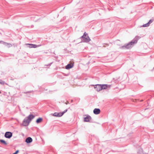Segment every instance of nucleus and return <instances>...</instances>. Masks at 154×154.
I'll use <instances>...</instances> for the list:
<instances>
[{
  "instance_id": "obj_1",
  "label": "nucleus",
  "mask_w": 154,
  "mask_h": 154,
  "mask_svg": "<svg viewBox=\"0 0 154 154\" xmlns=\"http://www.w3.org/2000/svg\"><path fill=\"white\" fill-rule=\"evenodd\" d=\"M138 40V37L137 36H136L131 42L120 47V48L121 49H128L130 48L134 45V44L137 42Z\"/></svg>"
},
{
  "instance_id": "obj_2",
  "label": "nucleus",
  "mask_w": 154,
  "mask_h": 154,
  "mask_svg": "<svg viewBox=\"0 0 154 154\" xmlns=\"http://www.w3.org/2000/svg\"><path fill=\"white\" fill-rule=\"evenodd\" d=\"M80 38L82 39V41L84 42H88L91 40L88 34L85 32H84L83 35L80 37Z\"/></svg>"
},
{
  "instance_id": "obj_3",
  "label": "nucleus",
  "mask_w": 154,
  "mask_h": 154,
  "mask_svg": "<svg viewBox=\"0 0 154 154\" xmlns=\"http://www.w3.org/2000/svg\"><path fill=\"white\" fill-rule=\"evenodd\" d=\"M4 136L6 138L10 139L12 136V133L11 132L7 131L5 133Z\"/></svg>"
},
{
  "instance_id": "obj_4",
  "label": "nucleus",
  "mask_w": 154,
  "mask_h": 154,
  "mask_svg": "<svg viewBox=\"0 0 154 154\" xmlns=\"http://www.w3.org/2000/svg\"><path fill=\"white\" fill-rule=\"evenodd\" d=\"M30 122L26 118H25L23 120V125L24 126L28 125Z\"/></svg>"
},
{
  "instance_id": "obj_5",
  "label": "nucleus",
  "mask_w": 154,
  "mask_h": 154,
  "mask_svg": "<svg viewBox=\"0 0 154 154\" xmlns=\"http://www.w3.org/2000/svg\"><path fill=\"white\" fill-rule=\"evenodd\" d=\"M91 119L92 118L90 116L87 115L86 117L84 118V122H90Z\"/></svg>"
},
{
  "instance_id": "obj_6",
  "label": "nucleus",
  "mask_w": 154,
  "mask_h": 154,
  "mask_svg": "<svg viewBox=\"0 0 154 154\" xmlns=\"http://www.w3.org/2000/svg\"><path fill=\"white\" fill-rule=\"evenodd\" d=\"M101 84H97L94 86V88L97 91H100L101 90Z\"/></svg>"
},
{
  "instance_id": "obj_7",
  "label": "nucleus",
  "mask_w": 154,
  "mask_h": 154,
  "mask_svg": "<svg viewBox=\"0 0 154 154\" xmlns=\"http://www.w3.org/2000/svg\"><path fill=\"white\" fill-rule=\"evenodd\" d=\"M100 112V109L99 108H95L93 110V112L94 114L96 115L99 114Z\"/></svg>"
},
{
  "instance_id": "obj_8",
  "label": "nucleus",
  "mask_w": 154,
  "mask_h": 154,
  "mask_svg": "<svg viewBox=\"0 0 154 154\" xmlns=\"http://www.w3.org/2000/svg\"><path fill=\"white\" fill-rule=\"evenodd\" d=\"M35 117V116L30 114L28 116L26 117L29 120L30 122L32 119L34 118Z\"/></svg>"
},
{
  "instance_id": "obj_9",
  "label": "nucleus",
  "mask_w": 154,
  "mask_h": 154,
  "mask_svg": "<svg viewBox=\"0 0 154 154\" xmlns=\"http://www.w3.org/2000/svg\"><path fill=\"white\" fill-rule=\"evenodd\" d=\"M32 141V139L31 137H27L25 140V142L27 143H31Z\"/></svg>"
},
{
  "instance_id": "obj_10",
  "label": "nucleus",
  "mask_w": 154,
  "mask_h": 154,
  "mask_svg": "<svg viewBox=\"0 0 154 154\" xmlns=\"http://www.w3.org/2000/svg\"><path fill=\"white\" fill-rule=\"evenodd\" d=\"M73 65L72 63H69L67 65H66L65 66V68L67 69H69L72 68L73 66Z\"/></svg>"
},
{
  "instance_id": "obj_11",
  "label": "nucleus",
  "mask_w": 154,
  "mask_h": 154,
  "mask_svg": "<svg viewBox=\"0 0 154 154\" xmlns=\"http://www.w3.org/2000/svg\"><path fill=\"white\" fill-rule=\"evenodd\" d=\"M108 87V85L107 84H103L101 85V90L103 89H106Z\"/></svg>"
},
{
  "instance_id": "obj_12",
  "label": "nucleus",
  "mask_w": 154,
  "mask_h": 154,
  "mask_svg": "<svg viewBox=\"0 0 154 154\" xmlns=\"http://www.w3.org/2000/svg\"><path fill=\"white\" fill-rule=\"evenodd\" d=\"M53 115L54 116L57 117H60L62 116L60 112H55L53 114Z\"/></svg>"
},
{
  "instance_id": "obj_13",
  "label": "nucleus",
  "mask_w": 154,
  "mask_h": 154,
  "mask_svg": "<svg viewBox=\"0 0 154 154\" xmlns=\"http://www.w3.org/2000/svg\"><path fill=\"white\" fill-rule=\"evenodd\" d=\"M4 45L5 46H7L8 48H10L12 46V45L10 43H8L7 42H3Z\"/></svg>"
},
{
  "instance_id": "obj_14",
  "label": "nucleus",
  "mask_w": 154,
  "mask_h": 154,
  "mask_svg": "<svg viewBox=\"0 0 154 154\" xmlns=\"http://www.w3.org/2000/svg\"><path fill=\"white\" fill-rule=\"evenodd\" d=\"M43 120V119L42 118H39L36 120V123L38 124L41 123Z\"/></svg>"
},
{
  "instance_id": "obj_15",
  "label": "nucleus",
  "mask_w": 154,
  "mask_h": 154,
  "mask_svg": "<svg viewBox=\"0 0 154 154\" xmlns=\"http://www.w3.org/2000/svg\"><path fill=\"white\" fill-rule=\"evenodd\" d=\"M0 142L2 144H3L5 145H7V143L4 140H0Z\"/></svg>"
},
{
  "instance_id": "obj_16",
  "label": "nucleus",
  "mask_w": 154,
  "mask_h": 154,
  "mask_svg": "<svg viewBox=\"0 0 154 154\" xmlns=\"http://www.w3.org/2000/svg\"><path fill=\"white\" fill-rule=\"evenodd\" d=\"M26 45L28 47H29L30 48H32V44H26Z\"/></svg>"
},
{
  "instance_id": "obj_17",
  "label": "nucleus",
  "mask_w": 154,
  "mask_h": 154,
  "mask_svg": "<svg viewBox=\"0 0 154 154\" xmlns=\"http://www.w3.org/2000/svg\"><path fill=\"white\" fill-rule=\"evenodd\" d=\"M149 24L148 23H146V24L143 25L142 26H141V27L142 26L143 27H148V26H149Z\"/></svg>"
},
{
  "instance_id": "obj_18",
  "label": "nucleus",
  "mask_w": 154,
  "mask_h": 154,
  "mask_svg": "<svg viewBox=\"0 0 154 154\" xmlns=\"http://www.w3.org/2000/svg\"><path fill=\"white\" fill-rule=\"evenodd\" d=\"M5 84V82L2 80L0 79V84L4 85Z\"/></svg>"
},
{
  "instance_id": "obj_19",
  "label": "nucleus",
  "mask_w": 154,
  "mask_h": 154,
  "mask_svg": "<svg viewBox=\"0 0 154 154\" xmlns=\"http://www.w3.org/2000/svg\"><path fill=\"white\" fill-rule=\"evenodd\" d=\"M67 109H66L63 112H60V114H61V115L62 116L64 113L66 112L67 111Z\"/></svg>"
},
{
  "instance_id": "obj_20",
  "label": "nucleus",
  "mask_w": 154,
  "mask_h": 154,
  "mask_svg": "<svg viewBox=\"0 0 154 154\" xmlns=\"http://www.w3.org/2000/svg\"><path fill=\"white\" fill-rule=\"evenodd\" d=\"M32 48H36L39 46V45H36L33 44H32Z\"/></svg>"
},
{
  "instance_id": "obj_21",
  "label": "nucleus",
  "mask_w": 154,
  "mask_h": 154,
  "mask_svg": "<svg viewBox=\"0 0 154 154\" xmlns=\"http://www.w3.org/2000/svg\"><path fill=\"white\" fill-rule=\"evenodd\" d=\"M154 20L153 19H151L148 22V23L150 25L152 23V22Z\"/></svg>"
},
{
  "instance_id": "obj_22",
  "label": "nucleus",
  "mask_w": 154,
  "mask_h": 154,
  "mask_svg": "<svg viewBox=\"0 0 154 154\" xmlns=\"http://www.w3.org/2000/svg\"><path fill=\"white\" fill-rule=\"evenodd\" d=\"M19 152V150H17L15 152L13 153V154H17Z\"/></svg>"
},
{
  "instance_id": "obj_23",
  "label": "nucleus",
  "mask_w": 154,
  "mask_h": 154,
  "mask_svg": "<svg viewBox=\"0 0 154 154\" xmlns=\"http://www.w3.org/2000/svg\"><path fill=\"white\" fill-rule=\"evenodd\" d=\"M52 63H50L49 64H48L45 65V66H50L51 65V64Z\"/></svg>"
},
{
  "instance_id": "obj_24",
  "label": "nucleus",
  "mask_w": 154,
  "mask_h": 154,
  "mask_svg": "<svg viewBox=\"0 0 154 154\" xmlns=\"http://www.w3.org/2000/svg\"><path fill=\"white\" fill-rule=\"evenodd\" d=\"M65 103L67 105L69 104V102L68 101H67L66 103Z\"/></svg>"
},
{
  "instance_id": "obj_25",
  "label": "nucleus",
  "mask_w": 154,
  "mask_h": 154,
  "mask_svg": "<svg viewBox=\"0 0 154 154\" xmlns=\"http://www.w3.org/2000/svg\"><path fill=\"white\" fill-rule=\"evenodd\" d=\"M3 42H4L3 41H0V43H3Z\"/></svg>"
},
{
  "instance_id": "obj_26",
  "label": "nucleus",
  "mask_w": 154,
  "mask_h": 154,
  "mask_svg": "<svg viewBox=\"0 0 154 154\" xmlns=\"http://www.w3.org/2000/svg\"><path fill=\"white\" fill-rule=\"evenodd\" d=\"M108 85V87L110 88V86H111V85Z\"/></svg>"
},
{
  "instance_id": "obj_27",
  "label": "nucleus",
  "mask_w": 154,
  "mask_h": 154,
  "mask_svg": "<svg viewBox=\"0 0 154 154\" xmlns=\"http://www.w3.org/2000/svg\"><path fill=\"white\" fill-rule=\"evenodd\" d=\"M105 45H108L107 44H105Z\"/></svg>"
},
{
  "instance_id": "obj_28",
  "label": "nucleus",
  "mask_w": 154,
  "mask_h": 154,
  "mask_svg": "<svg viewBox=\"0 0 154 154\" xmlns=\"http://www.w3.org/2000/svg\"><path fill=\"white\" fill-rule=\"evenodd\" d=\"M143 100H140V102H142V101H143Z\"/></svg>"
},
{
  "instance_id": "obj_29",
  "label": "nucleus",
  "mask_w": 154,
  "mask_h": 154,
  "mask_svg": "<svg viewBox=\"0 0 154 154\" xmlns=\"http://www.w3.org/2000/svg\"><path fill=\"white\" fill-rule=\"evenodd\" d=\"M30 92H31V91H30L28 92V93H30Z\"/></svg>"
},
{
  "instance_id": "obj_30",
  "label": "nucleus",
  "mask_w": 154,
  "mask_h": 154,
  "mask_svg": "<svg viewBox=\"0 0 154 154\" xmlns=\"http://www.w3.org/2000/svg\"><path fill=\"white\" fill-rule=\"evenodd\" d=\"M115 82V83H117L118 82Z\"/></svg>"
},
{
  "instance_id": "obj_31",
  "label": "nucleus",
  "mask_w": 154,
  "mask_h": 154,
  "mask_svg": "<svg viewBox=\"0 0 154 154\" xmlns=\"http://www.w3.org/2000/svg\"><path fill=\"white\" fill-rule=\"evenodd\" d=\"M72 101H73V100H71V102H72Z\"/></svg>"
}]
</instances>
